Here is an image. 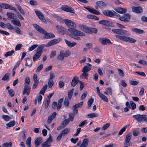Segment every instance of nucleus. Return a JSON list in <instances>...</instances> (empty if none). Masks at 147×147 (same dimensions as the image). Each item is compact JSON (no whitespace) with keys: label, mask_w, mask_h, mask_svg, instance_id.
<instances>
[{"label":"nucleus","mask_w":147,"mask_h":147,"mask_svg":"<svg viewBox=\"0 0 147 147\" xmlns=\"http://www.w3.org/2000/svg\"><path fill=\"white\" fill-rule=\"evenodd\" d=\"M8 91L9 94L11 97H13L14 96V92L12 89L9 90Z\"/></svg>","instance_id":"obj_55"},{"label":"nucleus","mask_w":147,"mask_h":147,"mask_svg":"<svg viewBox=\"0 0 147 147\" xmlns=\"http://www.w3.org/2000/svg\"><path fill=\"white\" fill-rule=\"evenodd\" d=\"M42 142V138L41 137L38 138L35 140L34 144L36 147H38Z\"/></svg>","instance_id":"obj_16"},{"label":"nucleus","mask_w":147,"mask_h":147,"mask_svg":"<svg viewBox=\"0 0 147 147\" xmlns=\"http://www.w3.org/2000/svg\"><path fill=\"white\" fill-rule=\"evenodd\" d=\"M112 31L115 34L124 35L126 36H129V34L127 31L122 29H113L112 30Z\"/></svg>","instance_id":"obj_3"},{"label":"nucleus","mask_w":147,"mask_h":147,"mask_svg":"<svg viewBox=\"0 0 147 147\" xmlns=\"http://www.w3.org/2000/svg\"><path fill=\"white\" fill-rule=\"evenodd\" d=\"M130 104L131 106L132 109L133 110H134L136 108V104L134 103L132 101H130Z\"/></svg>","instance_id":"obj_56"},{"label":"nucleus","mask_w":147,"mask_h":147,"mask_svg":"<svg viewBox=\"0 0 147 147\" xmlns=\"http://www.w3.org/2000/svg\"><path fill=\"white\" fill-rule=\"evenodd\" d=\"M136 40L132 38L126 36L125 41L130 43H134Z\"/></svg>","instance_id":"obj_27"},{"label":"nucleus","mask_w":147,"mask_h":147,"mask_svg":"<svg viewBox=\"0 0 147 147\" xmlns=\"http://www.w3.org/2000/svg\"><path fill=\"white\" fill-rule=\"evenodd\" d=\"M61 40L60 38L53 39L49 42L46 45V46L47 47L53 46L59 43L61 41Z\"/></svg>","instance_id":"obj_7"},{"label":"nucleus","mask_w":147,"mask_h":147,"mask_svg":"<svg viewBox=\"0 0 147 147\" xmlns=\"http://www.w3.org/2000/svg\"><path fill=\"white\" fill-rule=\"evenodd\" d=\"M70 131V129L66 128L65 129L63 130H62L61 131L60 133L62 135L65 136Z\"/></svg>","instance_id":"obj_28"},{"label":"nucleus","mask_w":147,"mask_h":147,"mask_svg":"<svg viewBox=\"0 0 147 147\" xmlns=\"http://www.w3.org/2000/svg\"><path fill=\"white\" fill-rule=\"evenodd\" d=\"M38 46V45H33L30 47H29L28 48L29 50L30 51H33Z\"/></svg>","instance_id":"obj_54"},{"label":"nucleus","mask_w":147,"mask_h":147,"mask_svg":"<svg viewBox=\"0 0 147 147\" xmlns=\"http://www.w3.org/2000/svg\"><path fill=\"white\" fill-rule=\"evenodd\" d=\"M110 125V123H107L103 125L102 127L101 128L102 130H105L107 129Z\"/></svg>","instance_id":"obj_47"},{"label":"nucleus","mask_w":147,"mask_h":147,"mask_svg":"<svg viewBox=\"0 0 147 147\" xmlns=\"http://www.w3.org/2000/svg\"><path fill=\"white\" fill-rule=\"evenodd\" d=\"M2 5L3 8L4 9H8L13 10L14 11H16L17 9L14 7L11 6L9 4L6 3H1Z\"/></svg>","instance_id":"obj_13"},{"label":"nucleus","mask_w":147,"mask_h":147,"mask_svg":"<svg viewBox=\"0 0 147 147\" xmlns=\"http://www.w3.org/2000/svg\"><path fill=\"white\" fill-rule=\"evenodd\" d=\"M119 19L121 21L125 22H128L130 20V16L127 13L121 16L120 17Z\"/></svg>","instance_id":"obj_8"},{"label":"nucleus","mask_w":147,"mask_h":147,"mask_svg":"<svg viewBox=\"0 0 147 147\" xmlns=\"http://www.w3.org/2000/svg\"><path fill=\"white\" fill-rule=\"evenodd\" d=\"M74 90V89L72 88L68 92V98L69 100H71L72 98Z\"/></svg>","instance_id":"obj_39"},{"label":"nucleus","mask_w":147,"mask_h":147,"mask_svg":"<svg viewBox=\"0 0 147 147\" xmlns=\"http://www.w3.org/2000/svg\"><path fill=\"white\" fill-rule=\"evenodd\" d=\"M131 136V133H128L125 136V142L124 144L125 145L128 146H131L132 145V143L130 142Z\"/></svg>","instance_id":"obj_5"},{"label":"nucleus","mask_w":147,"mask_h":147,"mask_svg":"<svg viewBox=\"0 0 147 147\" xmlns=\"http://www.w3.org/2000/svg\"><path fill=\"white\" fill-rule=\"evenodd\" d=\"M133 12L138 13H140L143 12V9L141 7L133 6L131 7Z\"/></svg>","instance_id":"obj_11"},{"label":"nucleus","mask_w":147,"mask_h":147,"mask_svg":"<svg viewBox=\"0 0 147 147\" xmlns=\"http://www.w3.org/2000/svg\"><path fill=\"white\" fill-rule=\"evenodd\" d=\"M16 123L15 121H11L9 122L8 123L6 124V125L7 126L6 128H7V127H11L13 126Z\"/></svg>","instance_id":"obj_38"},{"label":"nucleus","mask_w":147,"mask_h":147,"mask_svg":"<svg viewBox=\"0 0 147 147\" xmlns=\"http://www.w3.org/2000/svg\"><path fill=\"white\" fill-rule=\"evenodd\" d=\"M6 15L8 17L7 19L9 20H10L11 19H14V17L16 16L15 13L11 12H7Z\"/></svg>","instance_id":"obj_22"},{"label":"nucleus","mask_w":147,"mask_h":147,"mask_svg":"<svg viewBox=\"0 0 147 147\" xmlns=\"http://www.w3.org/2000/svg\"><path fill=\"white\" fill-rule=\"evenodd\" d=\"M145 115L137 114L133 116V117L138 122H140L143 121L144 116H146Z\"/></svg>","instance_id":"obj_9"},{"label":"nucleus","mask_w":147,"mask_h":147,"mask_svg":"<svg viewBox=\"0 0 147 147\" xmlns=\"http://www.w3.org/2000/svg\"><path fill=\"white\" fill-rule=\"evenodd\" d=\"M45 46L44 44L40 45L36 49V53L41 56L42 53V50Z\"/></svg>","instance_id":"obj_15"},{"label":"nucleus","mask_w":147,"mask_h":147,"mask_svg":"<svg viewBox=\"0 0 147 147\" xmlns=\"http://www.w3.org/2000/svg\"><path fill=\"white\" fill-rule=\"evenodd\" d=\"M98 23L104 25L109 26L110 25V22L107 20H102L99 21Z\"/></svg>","instance_id":"obj_21"},{"label":"nucleus","mask_w":147,"mask_h":147,"mask_svg":"<svg viewBox=\"0 0 147 147\" xmlns=\"http://www.w3.org/2000/svg\"><path fill=\"white\" fill-rule=\"evenodd\" d=\"M14 52L15 51L13 50H12L11 51H8L5 54V56L7 57L8 56H11L14 53Z\"/></svg>","instance_id":"obj_44"},{"label":"nucleus","mask_w":147,"mask_h":147,"mask_svg":"<svg viewBox=\"0 0 147 147\" xmlns=\"http://www.w3.org/2000/svg\"><path fill=\"white\" fill-rule=\"evenodd\" d=\"M3 118L5 121H8L10 119V117L7 115H3L2 116Z\"/></svg>","instance_id":"obj_51"},{"label":"nucleus","mask_w":147,"mask_h":147,"mask_svg":"<svg viewBox=\"0 0 147 147\" xmlns=\"http://www.w3.org/2000/svg\"><path fill=\"white\" fill-rule=\"evenodd\" d=\"M103 14L107 16L112 17L115 14H117V13L114 11H113L110 10H105L103 11Z\"/></svg>","instance_id":"obj_10"},{"label":"nucleus","mask_w":147,"mask_h":147,"mask_svg":"<svg viewBox=\"0 0 147 147\" xmlns=\"http://www.w3.org/2000/svg\"><path fill=\"white\" fill-rule=\"evenodd\" d=\"M41 146L42 147H50L51 146L50 144L45 142H43L41 144Z\"/></svg>","instance_id":"obj_64"},{"label":"nucleus","mask_w":147,"mask_h":147,"mask_svg":"<svg viewBox=\"0 0 147 147\" xmlns=\"http://www.w3.org/2000/svg\"><path fill=\"white\" fill-rule=\"evenodd\" d=\"M47 85H45L44 86H43L41 90H40L39 94H41L42 95L44 94V93L47 89Z\"/></svg>","instance_id":"obj_34"},{"label":"nucleus","mask_w":147,"mask_h":147,"mask_svg":"<svg viewBox=\"0 0 147 147\" xmlns=\"http://www.w3.org/2000/svg\"><path fill=\"white\" fill-rule=\"evenodd\" d=\"M90 12L96 15L100 14V13L99 11L94 8H91Z\"/></svg>","instance_id":"obj_43"},{"label":"nucleus","mask_w":147,"mask_h":147,"mask_svg":"<svg viewBox=\"0 0 147 147\" xmlns=\"http://www.w3.org/2000/svg\"><path fill=\"white\" fill-rule=\"evenodd\" d=\"M22 46L21 44H19L17 45L15 47V50L16 51L20 50Z\"/></svg>","instance_id":"obj_60"},{"label":"nucleus","mask_w":147,"mask_h":147,"mask_svg":"<svg viewBox=\"0 0 147 147\" xmlns=\"http://www.w3.org/2000/svg\"><path fill=\"white\" fill-rule=\"evenodd\" d=\"M35 12L36 15L41 21L44 22L46 21L44 16L41 12L38 11L36 10Z\"/></svg>","instance_id":"obj_12"},{"label":"nucleus","mask_w":147,"mask_h":147,"mask_svg":"<svg viewBox=\"0 0 147 147\" xmlns=\"http://www.w3.org/2000/svg\"><path fill=\"white\" fill-rule=\"evenodd\" d=\"M96 4L100 9L103 8L107 6L106 4L102 1H98Z\"/></svg>","instance_id":"obj_19"},{"label":"nucleus","mask_w":147,"mask_h":147,"mask_svg":"<svg viewBox=\"0 0 147 147\" xmlns=\"http://www.w3.org/2000/svg\"><path fill=\"white\" fill-rule=\"evenodd\" d=\"M64 56L63 54V51H61L60 52L59 55L57 56V59L60 61H61L64 59Z\"/></svg>","instance_id":"obj_25"},{"label":"nucleus","mask_w":147,"mask_h":147,"mask_svg":"<svg viewBox=\"0 0 147 147\" xmlns=\"http://www.w3.org/2000/svg\"><path fill=\"white\" fill-rule=\"evenodd\" d=\"M99 40L100 42L103 45H107L111 43L110 40L105 38H100Z\"/></svg>","instance_id":"obj_14"},{"label":"nucleus","mask_w":147,"mask_h":147,"mask_svg":"<svg viewBox=\"0 0 147 147\" xmlns=\"http://www.w3.org/2000/svg\"><path fill=\"white\" fill-rule=\"evenodd\" d=\"M9 74L8 73L5 74L2 79V80L3 81H8L9 80Z\"/></svg>","instance_id":"obj_45"},{"label":"nucleus","mask_w":147,"mask_h":147,"mask_svg":"<svg viewBox=\"0 0 147 147\" xmlns=\"http://www.w3.org/2000/svg\"><path fill=\"white\" fill-rule=\"evenodd\" d=\"M91 70V68L87 66H85L83 68L82 71L83 72L89 71Z\"/></svg>","instance_id":"obj_32"},{"label":"nucleus","mask_w":147,"mask_h":147,"mask_svg":"<svg viewBox=\"0 0 147 147\" xmlns=\"http://www.w3.org/2000/svg\"><path fill=\"white\" fill-rule=\"evenodd\" d=\"M87 94V93L86 91H85L84 92L81 97V99L82 100H83L86 98Z\"/></svg>","instance_id":"obj_58"},{"label":"nucleus","mask_w":147,"mask_h":147,"mask_svg":"<svg viewBox=\"0 0 147 147\" xmlns=\"http://www.w3.org/2000/svg\"><path fill=\"white\" fill-rule=\"evenodd\" d=\"M40 55L36 53L33 57V61H35L37 59L40 57Z\"/></svg>","instance_id":"obj_59"},{"label":"nucleus","mask_w":147,"mask_h":147,"mask_svg":"<svg viewBox=\"0 0 147 147\" xmlns=\"http://www.w3.org/2000/svg\"><path fill=\"white\" fill-rule=\"evenodd\" d=\"M88 72H84L80 76V78H83V77H84L86 79L88 78Z\"/></svg>","instance_id":"obj_49"},{"label":"nucleus","mask_w":147,"mask_h":147,"mask_svg":"<svg viewBox=\"0 0 147 147\" xmlns=\"http://www.w3.org/2000/svg\"><path fill=\"white\" fill-rule=\"evenodd\" d=\"M83 104V102H81L78 104L74 105L73 107V108L75 109L80 108L82 106Z\"/></svg>","instance_id":"obj_40"},{"label":"nucleus","mask_w":147,"mask_h":147,"mask_svg":"<svg viewBox=\"0 0 147 147\" xmlns=\"http://www.w3.org/2000/svg\"><path fill=\"white\" fill-rule=\"evenodd\" d=\"M64 22L66 25L70 28H76V25L73 21L65 19L64 20Z\"/></svg>","instance_id":"obj_6"},{"label":"nucleus","mask_w":147,"mask_h":147,"mask_svg":"<svg viewBox=\"0 0 147 147\" xmlns=\"http://www.w3.org/2000/svg\"><path fill=\"white\" fill-rule=\"evenodd\" d=\"M88 142L89 140L88 138L84 139L80 147H86L88 144Z\"/></svg>","instance_id":"obj_23"},{"label":"nucleus","mask_w":147,"mask_h":147,"mask_svg":"<svg viewBox=\"0 0 147 147\" xmlns=\"http://www.w3.org/2000/svg\"><path fill=\"white\" fill-rule=\"evenodd\" d=\"M69 119H66L63 121L61 125L63 126V127H65L69 123Z\"/></svg>","instance_id":"obj_35"},{"label":"nucleus","mask_w":147,"mask_h":147,"mask_svg":"<svg viewBox=\"0 0 147 147\" xmlns=\"http://www.w3.org/2000/svg\"><path fill=\"white\" fill-rule=\"evenodd\" d=\"M64 104L65 107L67 108L68 107L69 104V101L67 98H65Z\"/></svg>","instance_id":"obj_46"},{"label":"nucleus","mask_w":147,"mask_h":147,"mask_svg":"<svg viewBox=\"0 0 147 147\" xmlns=\"http://www.w3.org/2000/svg\"><path fill=\"white\" fill-rule=\"evenodd\" d=\"M75 28H69L68 29V30L71 34L74 35L78 36V32L77 31H78V30L76 29Z\"/></svg>","instance_id":"obj_20"},{"label":"nucleus","mask_w":147,"mask_h":147,"mask_svg":"<svg viewBox=\"0 0 147 147\" xmlns=\"http://www.w3.org/2000/svg\"><path fill=\"white\" fill-rule=\"evenodd\" d=\"M99 96L101 99L104 101L106 102H108V98L103 94H100Z\"/></svg>","instance_id":"obj_37"},{"label":"nucleus","mask_w":147,"mask_h":147,"mask_svg":"<svg viewBox=\"0 0 147 147\" xmlns=\"http://www.w3.org/2000/svg\"><path fill=\"white\" fill-rule=\"evenodd\" d=\"M63 100V98H62L59 100L58 101L57 105V103L55 102H53L52 107L54 109H56L57 108L58 111H59L61 106V104Z\"/></svg>","instance_id":"obj_4"},{"label":"nucleus","mask_w":147,"mask_h":147,"mask_svg":"<svg viewBox=\"0 0 147 147\" xmlns=\"http://www.w3.org/2000/svg\"><path fill=\"white\" fill-rule=\"evenodd\" d=\"M139 133L140 132L138 129H135L133 131V135L135 136H137Z\"/></svg>","instance_id":"obj_41"},{"label":"nucleus","mask_w":147,"mask_h":147,"mask_svg":"<svg viewBox=\"0 0 147 147\" xmlns=\"http://www.w3.org/2000/svg\"><path fill=\"white\" fill-rule=\"evenodd\" d=\"M33 26L37 31L44 35V36L43 37V38L48 39L55 37V36L53 34L51 33H47L44 29L37 24H33Z\"/></svg>","instance_id":"obj_1"},{"label":"nucleus","mask_w":147,"mask_h":147,"mask_svg":"<svg viewBox=\"0 0 147 147\" xmlns=\"http://www.w3.org/2000/svg\"><path fill=\"white\" fill-rule=\"evenodd\" d=\"M16 6L20 12L22 14H25V12L22 7L18 5H16Z\"/></svg>","instance_id":"obj_42"},{"label":"nucleus","mask_w":147,"mask_h":147,"mask_svg":"<svg viewBox=\"0 0 147 147\" xmlns=\"http://www.w3.org/2000/svg\"><path fill=\"white\" fill-rule=\"evenodd\" d=\"M116 37L117 38H119L121 40H122L124 41H125L126 36L116 35Z\"/></svg>","instance_id":"obj_50"},{"label":"nucleus","mask_w":147,"mask_h":147,"mask_svg":"<svg viewBox=\"0 0 147 147\" xmlns=\"http://www.w3.org/2000/svg\"><path fill=\"white\" fill-rule=\"evenodd\" d=\"M75 115L73 113H70L69 115V120L71 121H73Z\"/></svg>","instance_id":"obj_52"},{"label":"nucleus","mask_w":147,"mask_h":147,"mask_svg":"<svg viewBox=\"0 0 147 147\" xmlns=\"http://www.w3.org/2000/svg\"><path fill=\"white\" fill-rule=\"evenodd\" d=\"M98 115V114L97 113H92L88 114L87 116L89 118H92L97 117Z\"/></svg>","instance_id":"obj_36"},{"label":"nucleus","mask_w":147,"mask_h":147,"mask_svg":"<svg viewBox=\"0 0 147 147\" xmlns=\"http://www.w3.org/2000/svg\"><path fill=\"white\" fill-rule=\"evenodd\" d=\"M79 27L82 30L87 33L91 34L92 33H96L97 32V30L96 29L90 27H88L84 25H79Z\"/></svg>","instance_id":"obj_2"},{"label":"nucleus","mask_w":147,"mask_h":147,"mask_svg":"<svg viewBox=\"0 0 147 147\" xmlns=\"http://www.w3.org/2000/svg\"><path fill=\"white\" fill-rule=\"evenodd\" d=\"M132 30L134 32L138 34H142L144 33V31L136 28L132 29Z\"/></svg>","instance_id":"obj_26"},{"label":"nucleus","mask_w":147,"mask_h":147,"mask_svg":"<svg viewBox=\"0 0 147 147\" xmlns=\"http://www.w3.org/2000/svg\"><path fill=\"white\" fill-rule=\"evenodd\" d=\"M115 10L117 12L123 13L126 11V9H123L121 7H118L115 9Z\"/></svg>","instance_id":"obj_24"},{"label":"nucleus","mask_w":147,"mask_h":147,"mask_svg":"<svg viewBox=\"0 0 147 147\" xmlns=\"http://www.w3.org/2000/svg\"><path fill=\"white\" fill-rule=\"evenodd\" d=\"M54 84V83L53 80H49L48 85L49 88H51L52 87Z\"/></svg>","instance_id":"obj_57"},{"label":"nucleus","mask_w":147,"mask_h":147,"mask_svg":"<svg viewBox=\"0 0 147 147\" xmlns=\"http://www.w3.org/2000/svg\"><path fill=\"white\" fill-rule=\"evenodd\" d=\"M53 140L51 136L50 135L49 137L47 138V140L45 142L48 143H51L53 142Z\"/></svg>","instance_id":"obj_62"},{"label":"nucleus","mask_w":147,"mask_h":147,"mask_svg":"<svg viewBox=\"0 0 147 147\" xmlns=\"http://www.w3.org/2000/svg\"><path fill=\"white\" fill-rule=\"evenodd\" d=\"M94 101V99L92 98H90L88 102V107L87 108L89 109L91 107L92 104L93 103Z\"/></svg>","instance_id":"obj_30"},{"label":"nucleus","mask_w":147,"mask_h":147,"mask_svg":"<svg viewBox=\"0 0 147 147\" xmlns=\"http://www.w3.org/2000/svg\"><path fill=\"white\" fill-rule=\"evenodd\" d=\"M130 84L132 85H136L139 84V82L137 81L131 80L130 81Z\"/></svg>","instance_id":"obj_61"},{"label":"nucleus","mask_w":147,"mask_h":147,"mask_svg":"<svg viewBox=\"0 0 147 147\" xmlns=\"http://www.w3.org/2000/svg\"><path fill=\"white\" fill-rule=\"evenodd\" d=\"M57 29L61 32H64L66 31V29L60 26H56Z\"/></svg>","instance_id":"obj_31"},{"label":"nucleus","mask_w":147,"mask_h":147,"mask_svg":"<svg viewBox=\"0 0 147 147\" xmlns=\"http://www.w3.org/2000/svg\"><path fill=\"white\" fill-rule=\"evenodd\" d=\"M12 145L11 142L9 143H5L2 145V147H11Z\"/></svg>","instance_id":"obj_48"},{"label":"nucleus","mask_w":147,"mask_h":147,"mask_svg":"<svg viewBox=\"0 0 147 147\" xmlns=\"http://www.w3.org/2000/svg\"><path fill=\"white\" fill-rule=\"evenodd\" d=\"M11 21L14 25H16L19 26H21L20 22L18 20H12Z\"/></svg>","instance_id":"obj_29"},{"label":"nucleus","mask_w":147,"mask_h":147,"mask_svg":"<svg viewBox=\"0 0 147 147\" xmlns=\"http://www.w3.org/2000/svg\"><path fill=\"white\" fill-rule=\"evenodd\" d=\"M104 93L106 95H108V94L111 95H112V90L110 87H108L106 88V91L104 92Z\"/></svg>","instance_id":"obj_33"},{"label":"nucleus","mask_w":147,"mask_h":147,"mask_svg":"<svg viewBox=\"0 0 147 147\" xmlns=\"http://www.w3.org/2000/svg\"><path fill=\"white\" fill-rule=\"evenodd\" d=\"M79 80L78 79V78L77 77H74L72 79L71 82V86L74 87L78 83Z\"/></svg>","instance_id":"obj_17"},{"label":"nucleus","mask_w":147,"mask_h":147,"mask_svg":"<svg viewBox=\"0 0 147 147\" xmlns=\"http://www.w3.org/2000/svg\"><path fill=\"white\" fill-rule=\"evenodd\" d=\"M43 67V64H41L38 66L36 70V72H38L40 71L42 68Z\"/></svg>","instance_id":"obj_63"},{"label":"nucleus","mask_w":147,"mask_h":147,"mask_svg":"<svg viewBox=\"0 0 147 147\" xmlns=\"http://www.w3.org/2000/svg\"><path fill=\"white\" fill-rule=\"evenodd\" d=\"M67 46L69 47H72L76 45L77 43L75 42H72L67 40L66 39L64 40Z\"/></svg>","instance_id":"obj_18"},{"label":"nucleus","mask_w":147,"mask_h":147,"mask_svg":"<svg viewBox=\"0 0 147 147\" xmlns=\"http://www.w3.org/2000/svg\"><path fill=\"white\" fill-rule=\"evenodd\" d=\"M134 73H137L139 75L142 76L144 77H145L146 75L145 73L144 72H139V71H134Z\"/></svg>","instance_id":"obj_53"}]
</instances>
